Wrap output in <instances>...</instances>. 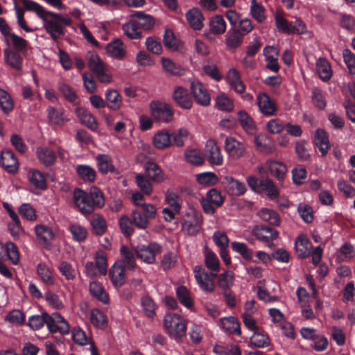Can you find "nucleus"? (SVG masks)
<instances>
[{"label": "nucleus", "instance_id": "338daca9", "mask_svg": "<svg viewBox=\"0 0 355 355\" xmlns=\"http://www.w3.org/2000/svg\"><path fill=\"white\" fill-rule=\"evenodd\" d=\"M206 199L213 203L216 207H220L224 202V197L220 191L215 188L207 191Z\"/></svg>", "mask_w": 355, "mask_h": 355}, {"label": "nucleus", "instance_id": "412c9836", "mask_svg": "<svg viewBox=\"0 0 355 355\" xmlns=\"http://www.w3.org/2000/svg\"><path fill=\"white\" fill-rule=\"evenodd\" d=\"M237 116L243 130L249 135H255L257 125L252 117L244 110L238 112Z\"/></svg>", "mask_w": 355, "mask_h": 355}, {"label": "nucleus", "instance_id": "052dcab7", "mask_svg": "<svg viewBox=\"0 0 355 355\" xmlns=\"http://www.w3.org/2000/svg\"><path fill=\"white\" fill-rule=\"evenodd\" d=\"M132 223L139 229L144 230L148 227V219L141 213L138 209L134 210L132 213Z\"/></svg>", "mask_w": 355, "mask_h": 355}, {"label": "nucleus", "instance_id": "79ce46f5", "mask_svg": "<svg viewBox=\"0 0 355 355\" xmlns=\"http://www.w3.org/2000/svg\"><path fill=\"white\" fill-rule=\"evenodd\" d=\"M254 143L258 150L268 153L272 148V141L269 137L265 134H259L254 137Z\"/></svg>", "mask_w": 355, "mask_h": 355}, {"label": "nucleus", "instance_id": "ea45409f", "mask_svg": "<svg viewBox=\"0 0 355 355\" xmlns=\"http://www.w3.org/2000/svg\"><path fill=\"white\" fill-rule=\"evenodd\" d=\"M28 180L36 189L45 190L47 187L46 178L42 172L32 170L28 173Z\"/></svg>", "mask_w": 355, "mask_h": 355}, {"label": "nucleus", "instance_id": "f8f14e48", "mask_svg": "<svg viewBox=\"0 0 355 355\" xmlns=\"http://www.w3.org/2000/svg\"><path fill=\"white\" fill-rule=\"evenodd\" d=\"M257 104L261 113L266 116H272L277 110L276 103L265 92L259 94Z\"/></svg>", "mask_w": 355, "mask_h": 355}, {"label": "nucleus", "instance_id": "a211bd4d", "mask_svg": "<svg viewBox=\"0 0 355 355\" xmlns=\"http://www.w3.org/2000/svg\"><path fill=\"white\" fill-rule=\"evenodd\" d=\"M131 18L138 26L140 30H150L155 24V20L152 16L141 11H135L131 14Z\"/></svg>", "mask_w": 355, "mask_h": 355}, {"label": "nucleus", "instance_id": "6ab92c4d", "mask_svg": "<svg viewBox=\"0 0 355 355\" xmlns=\"http://www.w3.org/2000/svg\"><path fill=\"white\" fill-rule=\"evenodd\" d=\"M225 189L231 196H240L246 191V186L243 182L234 179L232 177H225Z\"/></svg>", "mask_w": 355, "mask_h": 355}, {"label": "nucleus", "instance_id": "72a5a7b5", "mask_svg": "<svg viewBox=\"0 0 355 355\" xmlns=\"http://www.w3.org/2000/svg\"><path fill=\"white\" fill-rule=\"evenodd\" d=\"M90 294L98 301L105 304H108L109 297L103 286L98 282L94 281L90 283L89 286Z\"/></svg>", "mask_w": 355, "mask_h": 355}, {"label": "nucleus", "instance_id": "c756f323", "mask_svg": "<svg viewBox=\"0 0 355 355\" xmlns=\"http://www.w3.org/2000/svg\"><path fill=\"white\" fill-rule=\"evenodd\" d=\"M47 117L49 123L53 125L62 126L68 119L64 116V112L62 108H55L49 106L47 110Z\"/></svg>", "mask_w": 355, "mask_h": 355}, {"label": "nucleus", "instance_id": "7c9ffc66", "mask_svg": "<svg viewBox=\"0 0 355 355\" xmlns=\"http://www.w3.org/2000/svg\"><path fill=\"white\" fill-rule=\"evenodd\" d=\"M106 107L112 110H118L122 105V98L119 92L114 89H107L105 94Z\"/></svg>", "mask_w": 355, "mask_h": 355}, {"label": "nucleus", "instance_id": "58836bf2", "mask_svg": "<svg viewBox=\"0 0 355 355\" xmlns=\"http://www.w3.org/2000/svg\"><path fill=\"white\" fill-rule=\"evenodd\" d=\"M93 233L96 236L104 234L107 230V223L104 217L100 214H94L90 221Z\"/></svg>", "mask_w": 355, "mask_h": 355}, {"label": "nucleus", "instance_id": "20e7f679", "mask_svg": "<svg viewBox=\"0 0 355 355\" xmlns=\"http://www.w3.org/2000/svg\"><path fill=\"white\" fill-rule=\"evenodd\" d=\"M161 252L162 246L156 242H150L148 245L139 244L135 248L137 257L149 264L155 261V256Z\"/></svg>", "mask_w": 355, "mask_h": 355}, {"label": "nucleus", "instance_id": "c9c22d12", "mask_svg": "<svg viewBox=\"0 0 355 355\" xmlns=\"http://www.w3.org/2000/svg\"><path fill=\"white\" fill-rule=\"evenodd\" d=\"M185 160L193 166H201L205 162L202 153L197 148H187L184 153Z\"/></svg>", "mask_w": 355, "mask_h": 355}, {"label": "nucleus", "instance_id": "dca6fc26", "mask_svg": "<svg viewBox=\"0 0 355 355\" xmlns=\"http://www.w3.org/2000/svg\"><path fill=\"white\" fill-rule=\"evenodd\" d=\"M313 142L315 146L318 148L319 151L321 153V155L322 157H325L330 148V143L327 132L324 129L318 128L314 134Z\"/></svg>", "mask_w": 355, "mask_h": 355}, {"label": "nucleus", "instance_id": "4be33fe9", "mask_svg": "<svg viewBox=\"0 0 355 355\" xmlns=\"http://www.w3.org/2000/svg\"><path fill=\"white\" fill-rule=\"evenodd\" d=\"M141 306L144 315L148 319L153 320L156 316L158 306L154 300L148 295L141 298Z\"/></svg>", "mask_w": 355, "mask_h": 355}, {"label": "nucleus", "instance_id": "2f4dec72", "mask_svg": "<svg viewBox=\"0 0 355 355\" xmlns=\"http://www.w3.org/2000/svg\"><path fill=\"white\" fill-rule=\"evenodd\" d=\"M146 176L153 181L159 183L164 181V175L161 168L154 162H147L144 165Z\"/></svg>", "mask_w": 355, "mask_h": 355}, {"label": "nucleus", "instance_id": "423d86ee", "mask_svg": "<svg viewBox=\"0 0 355 355\" xmlns=\"http://www.w3.org/2000/svg\"><path fill=\"white\" fill-rule=\"evenodd\" d=\"M193 272L195 273L196 280L202 291L207 293L214 291V282L210 277L209 272L202 266H196Z\"/></svg>", "mask_w": 355, "mask_h": 355}, {"label": "nucleus", "instance_id": "bb28decb", "mask_svg": "<svg viewBox=\"0 0 355 355\" xmlns=\"http://www.w3.org/2000/svg\"><path fill=\"white\" fill-rule=\"evenodd\" d=\"M186 18L189 24L193 29L198 31L202 29L204 17L198 8H193L188 10L186 13Z\"/></svg>", "mask_w": 355, "mask_h": 355}, {"label": "nucleus", "instance_id": "e2e57ef3", "mask_svg": "<svg viewBox=\"0 0 355 355\" xmlns=\"http://www.w3.org/2000/svg\"><path fill=\"white\" fill-rule=\"evenodd\" d=\"M12 44L14 46V51L19 53L26 52L28 47V42L27 40L17 35L15 33L11 35Z\"/></svg>", "mask_w": 355, "mask_h": 355}, {"label": "nucleus", "instance_id": "0eeeda50", "mask_svg": "<svg viewBox=\"0 0 355 355\" xmlns=\"http://www.w3.org/2000/svg\"><path fill=\"white\" fill-rule=\"evenodd\" d=\"M172 99L175 104L184 110H190L193 106V99L189 90L182 86H176L172 94Z\"/></svg>", "mask_w": 355, "mask_h": 355}, {"label": "nucleus", "instance_id": "4468645a", "mask_svg": "<svg viewBox=\"0 0 355 355\" xmlns=\"http://www.w3.org/2000/svg\"><path fill=\"white\" fill-rule=\"evenodd\" d=\"M44 16V26L46 32L51 35V38L57 42L60 36L65 34V28L57 19H47L46 17Z\"/></svg>", "mask_w": 355, "mask_h": 355}, {"label": "nucleus", "instance_id": "cd10ccee", "mask_svg": "<svg viewBox=\"0 0 355 355\" xmlns=\"http://www.w3.org/2000/svg\"><path fill=\"white\" fill-rule=\"evenodd\" d=\"M106 51L109 55L118 60H122L126 53L123 42L118 38L107 44Z\"/></svg>", "mask_w": 355, "mask_h": 355}, {"label": "nucleus", "instance_id": "8fccbe9b", "mask_svg": "<svg viewBox=\"0 0 355 355\" xmlns=\"http://www.w3.org/2000/svg\"><path fill=\"white\" fill-rule=\"evenodd\" d=\"M269 345V338L267 336L256 331H254V334L250 337L248 346L250 347H255L258 348H263Z\"/></svg>", "mask_w": 355, "mask_h": 355}, {"label": "nucleus", "instance_id": "473e14b6", "mask_svg": "<svg viewBox=\"0 0 355 355\" xmlns=\"http://www.w3.org/2000/svg\"><path fill=\"white\" fill-rule=\"evenodd\" d=\"M3 53L5 61L8 65L17 71H20L22 69L23 58L19 52L6 49Z\"/></svg>", "mask_w": 355, "mask_h": 355}, {"label": "nucleus", "instance_id": "6e6552de", "mask_svg": "<svg viewBox=\"0 0 355 355\" xmlns=\"http://www.w3.org/2000/svg\"><path fill=\"white\" fill-rule=\"evenodd\" d=\"M225 148L228 155L234 159H240L246 154L245 144L232 137H226L225 140Z\"/></svg>", "mask_w": 355, "mask_h": 355}, {"label": "nucleus", "instance_id": "13d9d810", "mask_svg": "<svg viewBox=\"0 0 355 355\" xmlns=\"http://www.w3.org/2000/svg\"><path fill=\"white\" fill-rule=\"evenodd\" d=\"M37 272L44 284L47 285L54 284L51 271L45 264L39 263L37 266Z\"/></svg>", "mask_w": 355, "mask_h": 355}, {"label": "nucleus", "instance_id": "f03ea898", "mask_svg": "<svg viewBox=\"0 0 355 355\" xmlns=\"http://www.w3.org/2000/svg\"><path fill=\"white\" fill-rule=\"evenodd\" d=\"M164 326L170 336L177 341L181 340L186 335V321L178 314L166 313L164 318Z\"/></svg>", "mask_w": 355, "mask_h": 355}, {"label": "nucleus", "instance_id": "ddd939ff", "mask_svg": "<svg viewBox=\"0 0 355 355\" xmlns=\"http://www.w3.org/2000/svg\"><path fill=\"white\" fill-rule=\"evenodd\" d=\"M253 235L263 243H268L276 239L279 233L274 228L268 225H256L252 230Z\"/></svg>", "mask_w": 355, "mask_h": 355}, {"label": "nucleus", "instance_id": "5fc2aeb1", "mask_svg": "<svg viewBox=\"0 0 355 355\" xmlns=\"http://www.w3.org/2000/svg\"><path fill=\"white\" fill-rule=\"evenodd\" d=\"M210 28L213 33L220 35L225 32L226 22L221 15H216L210 20Z\"/></svg>", "mask_w": 355, "mask_h": 355}, {"label": "nucleus", "instance_id": "09e8293b", "mask_svg": "<svg viewBox=\"0 0 355 355\" xmlns=\"http://www.w3.org/2000/svg\"><path fill=\"white\" fill-rule=\"evenodd\" d=\"M197 182L203 186H214L218 184L219 179L213 172H204L196 175Z\"/></svg>", "mask_w": 355, "mask_h": 355}, {"label": "nucleus", "instance_id": "c03bdc74", "mask_svg": "<svg viewBox=\"0 0 355 355\" xmlns=\"http://www.w3.org/2000/svg\"><path fill=\"white\" fill-rule=\"evenodd\" d=\"M122 30L124 34L132 40L140 39L142 36L141 31L132 18L128 23L122 26Z\"/></svg>", "mask_w": 355, "mask_h": 355}, {"label": "nucleus", "instance_id": "c85d7f7f", "mask_svg": "<svg viewBox=\"0 0 355 355\" xmlns=\"http://www.w3.org/2000/svg\"><path fill=\"white\" fill-rule=\"evenodd\" d=\"M295 250L300 259H306L311 255L312 248L311 241L304 236H299L295 241Z\"/></svg>", "mask_w": 355, "mask_h": 355}, {"label": "nucleus", "instance_id": "4c0bfd02", "mask_svg": "<svg viewBox=\"0 0 355 355\" xmlns=\"http://www.w3.org/2000/svg\"><path fill=\"white\" fill-rule=\"evenodd\" d=\"M96 160L98 171L102 174H107L109 172H114L115 171V167L113 166L112 159L109 155L99 154L96 157Z\"/></svg>", "mask_w": 355, "mask_h": 355}, {"label": "nucleus", "instance_id": "aec40b11", "mask_svg": "<svg viewBox=\"0 0 355 355\" xmlns=\"http://www.w3.org/2000/svg\"><path fill=\"white\" fill-rule=\"evenodd\" d=\"M243 35L236 27H232L225 35V44L230 50H235L239 48L243 40Z\"/></svg>", "mask_w": 355, "mask_h": 355}, {"label": "nucleus", "instance_id": "f3484780", "mask_svg": "<svg viewBox=\"0 0 355 355\" xmlns=\"http://www.w3.org/2000/svg\"><path fill=\"white\" fill-rule=\"evenodd\" d=\"M39 243L45 248H48L54 238V233L49 227L40 224L35 227Z\"/></svg>", "mask_w": 355, "mask_h": 355}, {"label": "nucleus", "instance_id": "a878e982", "mask_svg": "<svg viewBox=\"0 0 355 355\" xmlns=\"http://www.w3.org/2000/svg\"><path fill=\"white\" fill-rule=\"evenodd\" d=\"M110 277L115 287H121L125 282V266L115 263L110 270Z\"/></svg>", "mask_w": 355, "mask_h": 355}, {"label": "nucleus", "instance_id": "6e6d98bb", "mask_svg": "<svg viewBox=\"0 0 355 355\" xmlns=\"http://www.w3.org/2000/svg\"><path fill=\"white\" fill-rule=\"evenodd\" d=\"M216 107L222 111L230 112L234 107L232 101L224 93L216 98Z\"/></svg>", "mask_w": 355, "mask_h": 355}, {"label": "nucleus", "instance_id": "f704fd0d", "mask_svg": "<svg viewBox=\"0 0 355 355\" xmlns=\"http://www.w3.org/2000/svg\"><path fill=\"white\" fill-rule=\"evenodd\" d=\"M76 171L78 177L84 182L92 183L96 180V172L94 168L89 165H78Z\"/></svg>", "mask_w": 355, "mask_h": 355}, {"label": "nucleus", "instance_id": "39448f33", "mask_svg": "<svg viewBox=\"0 0 355 355\" xmlns=\"http://www.w3.org/2000/svg\"><path fill=\"white\" fill-rule=\"evenodd\" d=\"M153 118L159 122L168 123L173 119V110L171 105L165 103H155L150 105Z\"/></svg>", "mask_w": 355, "mask_h": 355}, {"label": "nucleus", "instance_id": "5701e85b", "mask_svg": "<svg viewBox=\"0 0 355 355\" xmlns=\"http://www.w3.org/2000/svg\"><path fill=\"white\" fill-rule=\"evenodd\" d=\"M220 327L229 334H236L241 336V324L239 320L233 316L223 318L220 319Z\"/></svg>", "mask_w": 355, "mask_h": 355}, {"label": "nucleus", "instance_id": "bf43d9fd", "mask_svg": "<svg viewBox=\"0 0 355 355\" xmlns=\"http://www.w3.org/2000/svg\"><path fill=\"white\" fill-rule=\"evenodd\" d=\"M69 231L72 234L73 239L78 242L84 241L86 239L88 234L85 227L76 224L70 225Z\"/></svg>", "mask_w": 355, "mask_h": 355}, {"label": "nucleus", "instance_id": "393cba45", "mask_svg": "<svg viewBox=\"0 0 355 355\" xmlns=\"http://www.w3.org/2000/svg\"><path fill=\"white\" fill-rule=\"evenodd\" d=\"M37 156L40 162L46 167L53 166L57 159V155L53 150L49 148H37Z\"/></svg>", "mask_w": 355, "mask_h": 355}, {"label": "nucleus", "instance_id": "a18cd8bd", "mask_svg": "<svg viewBox=\"0 0 355 355\" xmlns=\"http://www.w3.org/2000/svg\"><path fill=\"white\" fill-rule=\"evenodd\" d=\"M258 216L263 220L268 222L270 225L278 226L280 223V218L277 212L272 209L262 208L259 212Z\"/></svg>", "mask_w": 355, "mask_h": 355}, {"label": "nucleus", "instance_id": "0e129e2a", "mask_svg": "<svg viewBox=\"0 0 355 355\" xmlns=\"http://www.w3.org/2000/svg\"><path fill=\"white\" fill-rule=\"evenodd\" d=\"M343 58L349 72L355 75V54L349 49H345L343 51Z\"/></svg>", "mask_w": 355, "mask_h": 355}, {"label": "nucleus", "instance_id": "4d7b16f0", "mask_svg": "<svg viewBox=\"0 0 355 355\" xmlns=\"http://www.w3.org/2000/svg\"><path fill=\"white\" fill-rule=\"evenodd\" d=\"M24 8L27 11H33L41 18L44 19V15H48L44 8L35 1L32 0H21Z\"/></svg>", "mask_w": 355, "mask_h": 355}, {"label": "nucleus", "instance_id": "b1692460", "mask_svg": "<svg viewBox=\"0 0 355 355\" xmlns=\"http://www.w3.org/2000/svg\"><path fill=\"white\" fill-rule=\"evenodd\" d=\"M76 114L82 124L93 131L97 129L96 120L89 111L83 107H76Z\"/></svg>", "mask_w": 355, "mask_h": 355}, {"label": "nucleus", "instance_id": "603ef678", "mask_svg": "<svg viewBox=\"0 0 355 355\" xmlns=\"http://www.w3.org/2000/svg\"><path fill=\"white\" fill-rule=\"evenodd\" d=\"M0 107L3 113H10L14 107L13 101L10 95L3 89L0 88Z\"/></svg>", "mask_w": 355, "mask_h": 355}, {"label": "nucleus", "instance_id": "3c124183", "mask_svg": "<svg viewBox=\"0 0 355 355\" xmlns=\"http://www.w3.org/2000/svg\"><path fill=\"white\" fill-rule=\"evenodd\" d=\"M162 64L163 69L173 76H182L184 74V69L169 58H162Z\"/></svg>", "mask_w": 355, "mask_h": 355}, {"label": "nucleus", "instance_id": "e433bc0d", "mask_svg": "<svg viewBox=\"0 0 355 355\" xmlns=\"http://www.w3.org/2000/svg\"><path fill=\"white\" fill-rule=\"evenodd\" d=\"M266 166L270 175L275 176L279 181L284 179L287 171L285 164L274 160H270L266 162Z\"/></svg>", "mask_w": 355, "mask_h": 355}, {"label": "nucleus", "instance_id": "49530a36", "mask_svg": "<svg viewBox=\"0 0 355 355\" xmlns=\"http://www.w3.org/2000/svg\"><path fill=\"white\" fill-rule=\"evenodd\" d=\"M231 247L233 251L239 254L245 260L252 261L253 250L249 248L245 243L234 241L231 243Z\"/></svg>", "mask_w": 355, "mask_h": 355}, {"label": "nucleus", "instance_id": "f257e3e1", "mask_svg": "<svg viewBox=\"0 0 355 355\" xmlns=\"http://www.w3.org/2000/svg\"><path fill=\"white\" fill-rule=\"evenodd\" d=\"M73 198L78 210L85 216L92 214L96 209L102 208L105 202L103 193L95 186L92 187L89 192L76 188Z\"/></svg>", "mask_w": 355, "mask_h": 355}, {"label": "nucleus", "instance_id": "680f3d73", "mask_svg": "<svg viewBox=\"0 0 355 355\" xmlns=\"http://www.w3.org/2000/svg\"><path fill=\"white\" fill-rule=\"evenodd\" d=\"M145 44L147 50L153 54L160 55L162 53V45L155 37H147Z\"/></svg>", "mask_w": 355, "mask_h": 355}, {"label": "nucleus", "instance_id": "9d476101", "mask_svg": "<svg viewBox=\"0 0 355 355\" xmlns=\"http://www.w3.org/2000/svg\"><path fill=\"white\" fill-rule=\"evenodd\" d=\"M0 165L8 173H15L17 171L19 164L17 157L11 150H3L0 154Z\"/></svg>", "mask_w": 355, "mask_h": 355}, {"label": "nucleus", "instance_id": "a19ab883", "mask_svg": "<svg viewBox=\"0 0 355 355\" xmlns=\"http://www.w3.org/2000/svg\"><path fill=\"white\" fill-rule=\"evenodd\" d=\"M317 72L323 81H328L332 76L329 62L325 58H320L316 63Z\"/></svg>", "mask_w": 355, "mask_h": 355}, {"label": "nucleus", "instance_id": "7ed1b4c3", "mask_svg": "<svg viewBox=\"0 0 355 355\" xmlns=\"http://www.w3.org/2000/svg\"><path fill=\"white\" fill-rule=\"evenodd\" d=\"M247 182L253 191L258 193H265L271 200L277 198L279 195L278 188L268 178L260 179L252 175L248 178Z\"/></svg>", "mask_w": 355, "mask_h": 355}, {"label": "nucleus", "instance_id": "9b49d317", "mask_svg": "<svg viewBox=\"0 0 355 355\" xmlns=\"http://www.w3.org/2000/svg\"><path fill=\"white\" fill-rule=\"evenodd\" d=\"M191 90L196 102L202 106L210 104L211 97L205 86L199 82H192Z\"/></svg>", "mask_w": 355, "mask_h": 355}, {"label": "nucleus", "instance_id": "864d4df0", "mask_svg": "<svg viewBox=\"0 0 355 355\" xmlns=\"http://www.w3.org/2000/svg\"><path fill=\"white\" fill-rule=\"evenodd\" d=\"M121 254L123 261L124 266L130 270H134L136 267L135 253L130 250L125 245L121 247Z\"/></svg>", "mask_w": 355, "mask_h": 355}, {"label": "nucleus", "instance_id": "2eb2a0df", "mask_svg": "<svg viewBox=\"0 0 355 355\" xmlns=\"http://www.w3.org/2000/svg\"><path fill=\"white\" fill-rule=\"evenodd\" d=\"M202 225L201 216L193 214L184 219L182 224V231L188 236H196L200 230Z\"/></svg>", "mask_w": 355, "mask_h": 355}, {"label": "nucleus", "instance_id": "774afa93", "mask_svg": "<svg viewBox=\"0 0 355 355\" xmlns=\"http://www.w3.org/2000/svg\"><path fill=\"white\" fill-rule=\"evenodd\" d=\"M88 66L89 69L94 74L101 72V71L105 68L103 62L96 54H92L90 55L88 61Z\"/></svg>", "mask_w": 355, "mask_h": 355}, {"label": "nucleus", "instance_id": "37998d69", "mask_svg": "<svg viewBox=\"0 0 355 355\" xmlns=\"http://www.w3.org/2000/svg\"><path fill=\"white\" fill-rule=\"evenodd\" d=\"M154 146L159 149L167 148L171 145V135L167 130H161L153 137Z\"/></svg>", "mask_w": 355, "mask_h": 355}, {"label": "nucleus", "instance_id": "69168bd1", "mask_svg": "<svg viewBox=\"0 0 355 355\" xmlns=\"http://www.w3.org/2000/svg\"><path fill=\"white\" fill-rule=\"evenodd\" d=\"M250 13L252 17L259 23H262L266 19V16L264 15V8L261 4L257 3L256 0L252 1Z\"/></svg>", "mask_w": 355, "mask_h": 355}, {"label": "nucleus", "instance_id": "1a4fd4ad", "mask_svg": "<svg viewBox=\"0 0 355 355\" xmlns=\"http://www.w3.org/2000/svg\"><path fill=\"white\" fill-rule=\"evenodd\" d=\"M205 151L211 165L221 166L223 163V156L220 147L213 139H209L205 144Z\"/></svg>", "mask_w": 355, "mask_h": 355}, {"label": "nucleus", "instance_id": "de8ad7c7", "mask_svg": "<svg viewBox=\"0 0 355 355\" xmlns=\"http://www.w3.org/2000/svg\"><path fill=\"white\" fill-rule=\"evenodd\" d=\"M176 295L179 301L183 306L187 309H191L193 306V302L191 297L190 291L186 286H178L176 288Z\"/></svg>", "mask_w": 355, "mask_h": 355}]
</instances>
